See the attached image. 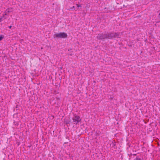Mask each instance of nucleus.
<instances>
[{"instance_id": "9", "label": "nucleus", "mask_w": 160, "mask_h": 160, "mask_svg": "<svg viewBox=\"0 0 160 160\" xmlns=\"http://www.w3.org/2000/svg\"><path fill=\"white\" fill-rule=\"evenodd\" d=\"M11 27H12V26H9V28H11Z\"/></svg>"}, {"instance_id": "11", "label": "nucleus", "mask_w": 160, "mask_h": 160, "mask_svg": "<svg viewBox=\"0 0 160 160\" xmlns=\"http://www.w3.org/2000/svg\"><path fill=\"white\" fill-rule=\"evenodd\" d=\"M159 15L160 16V13H159Z\"/></svg>"}, {"instance_id": "8", "label": "nucleus", "mask_w": 160, "mask_h": 160, "mask_svg": "<svg viewBox=\"0 0 160 160\" xmlns=\"http://www.w3.org/2000/svg\"><path fill=\"white\" fill-rule=\"evenodd\" d=\"M3 37L2 36H0V41L2 39Z\"/></svg>"}, {"instance_id": "5", "label": "nucleus", "mask_w": 160, "mask_h": 160, "mask_svg": "<svg viewBox=\"0 0 160 160\" xmlns=\"http://www.w3.org/2000/svg\"><path fill=\"white\" fill-rule=\"evenodd\" d=\"M13 11V9L12 8H8L6 9V11L4 12V15H7L8 13L9 12H12Z\"/></svg>"}, {"instance_id": "4", "label": "nucleus", "mask_w": 160, "mask_h": 160, "mask_svg": "<svg viewBox=\"0 0 160 160\" xmlns=\"http://www.w3.org/2000/svg\"><path fill=\"white\" fill-rule=\"evenodd\" d=\"M108 39H112L114 38L119 37L118 33H111L108 34Z\"/></svg>"}, {"instance_id": "10", "label": "nucleus", "mask_w": 160, "mask_h": 160, "mask_svg": "<svg viewBox=\"0 0 160 160\" xmlns=\"http://www.w3.org/2000/svg\"><path fill=\"white\" fill-rule=\"evenodd\" d=\"M72 8H74V6H73Z\"/></svg>"}, {"instance_id": "1", "label": "nucleus", "mask_w": 160, "mask_h": 160, "mask_svg": "<svg viewBox=\"0 0 160 160\" xmlns=\"http://www.w3.org/2000/svg\"><path fill=\"white\" fill-rule=\"evenodd\" d=\"M67 37V34L64 32L56 33L54 35V38H66Z\"/></svg>"}, {"instance_id": "6", "label": "nucleus", "mask_w": 160, "mask_h": 160, "mask_svg": "<svg viewBox=\"0 0 160 160\" xmlns=\"http://www.w3.org/2000/svg\"><path fill=\"white\" fill-rule=\"evenodd\" d=\"M7 17H5L4 15L1 17H0V22H1L2 20L6 19Z\"/></svg>"}, {"instance_id": "2", "label": "nucleus", "mask_w": 160, "mask_h": 160, "mask_svg": "<svg viewBox=\"0 0 160 160\" xmlns=\"http://www.w3.org/2000/svg\"><path fill=\"white\" fill-rule=\"evenodd\" d=\"M72 123L74 124H77L79 122L81 121L80 117L78 116H74L72 118Z\"/></svg>"}, {"instance_id": "3", "label": "nucleus", "mask_w": 160, "mask_h": 160, "mask_svg": "<svg viewBox=\"0 0 160 160\" xmlns=\"http://www.w3.org/2000/svg\"><path fill=\"white\" fill-rule=\"evenodd\" d=\"M108 34L101 33L99 34L97 36V38L98 39L103 40L108 38Z\"/></svg>"}, {"instance_id": "7", "label": "nucleus", "mask_w": 160, "mask_h": 160, "mask_svg": "<svg viewBox=\"0 0 160 160\" xmlns=\"http://www.w3.org/2000/svg\"><path fill=\"white\" fill-rule=\"evenodd\" d=\"M76 5H77V8H79V7H81V6L80 5H78V4H76Z\"/></svg>"}]
</instances>
